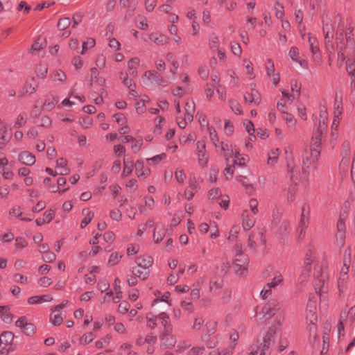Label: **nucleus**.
<instances>
[{"label": "nucleus", "mask_w": 355, "mask_h": 355, "mask_svg": "<svg viewBox=\"0 0 355 355\" xmlns=\"http://www.w3.org/2000/svg\"><path fill=\"white\" fill-rule=\"evenodd\" d=\"M96 44L95 40L93 38H88L82 44V50L80 54L84 55L86 52L92 49Z\"/></svg>", "instance_id": "nucleus-52"}, {"label": "nucleus", "mask_w": 355, "mask_h": 355, "mask_svg": "<svg viewBox=\"0 0 355 355\" xmlns=\"http://www.w3.org/2000/svg\"><path fill=\"white\" fill-rule=\"evenodd\" d=\"M317 303L313 297H310L306 308V322H317L316 315Z\"/></svg>", "instance_id": "nucleus-12"}, {"label": "nucleus", "mask_w": 355, "mask_h": 355, "mask_svg": "<svg viewBox=\"0 0 355 355\" xmlns=\"http://www.w3.org/2000/svg\"><path fill=\"white\" fill-rule=\"evenodd\" d=\"M14 340V335L10 331H5L0 335V347L5 346V348H12L11 345Z\"/></svg>", "instance_id": "nucleus-23"}, {"label": "nucleus", "mask_w": 355, "mask_h": 355, "mask_svg": "<svg viewBox=\"0 0 355 355\" xmlns=\"http://www.w3.org/2000/svg\"><path fill=\"white\" fill-rule=\"evenodd\" d=\"M268 346L264 343L258 346L257 345H252L249 349L247 355H269Z\"/></svg>", "instance_id": "nucleus-20"}, {"label": "nucleus", "mask_w": 355, "mask_h": 355, "mask_svg": "<svg viewBox=\"0 0 355 355\" xmlns=\"http://www.w3.org/2000/svg\"><path fill=\"white\" fill-rule=\"evenodd\" d=\"M196 184L197 182L195 176L192 177L191 175L189 181V186L185 191V196L188 200H190L194 196L197 188Z\"/></svg>", "instance_id": "nucleus-30"}, {"label": "nucleus", "mask_w": 355, "mask_h": 355, "mask_svg": "<svg viewBox=\"0 0 355 355\" xmlns=\"http://www.w3.org/2000/svg\"><path fill=\"white\" fill-rule=\"evenodd\" d=\"M313 276L315 278V290L319 295L320 304L326 306L327 301V292L328 290L327 275V273L322 270L320 273L313 272Z\"/></svg>", "instance_id": "nucleus-3"}, {"label": "nucleus", "mask_w": 355, "mask_h": 355, "mask_svg": "<svg viewBox=\"0 0 355 355\" xmlns=\"http://www.w3.org/2000/svg\"><path fill=\"white\" fill-rule=\"evenodd\" d=\"M165 122V119L164 116H157L155 120H154V123H155V128H154V133L155 134H160L161 133V130H162V127H161V124L162 123H164Z\"/></svg>", "instance_id": "nucleus-58"}, {"label": "nucleus", "mask_w": 355, "mask_h": 355, "mask_svg": "<svg viewBox=\"0 0 355 355\" xmlns=\"http://www.w3.org/2000/svg\"><path fill=\"white\" fill-rule=\"evenodd\" d=\"M328 112L325 107H321L320 109V114L318 123H315V127L316 130L325 132L327 128Z\"/></svg>", "instance_id": "nucleus-16"}, {"label": "nucleus", "mask_w": 355, "mask_h": 355, "mask_svg": "<svg viewBox=\"0 0 355 355\" xmlns=\"http://www.w3.org/2000/svg\"><path fill=\"white\" fill-rule=\"evenodd\" d=\"M120 79L122 80V82H123V85L125 86L128 87L130 89V91L132 92H133L132 94V95L135 96V85L133 80L131 78H129L128 77L127 74L123 73V72L120 73Z\"/></svg>", "instance_id": "nucleus-44"}, {"label": "nucleus", "mask_w": 355, "mask_h": 355, "mask_svg": "<svg viewBox=\"0 0 355 355\" xmlns=\"http://www.w3.org/2000/svg\"><path fill=\"white\" fill-rule=\"evenodd\" d=\"M169 333L170 332H164V334L161 336V340L164 346L171 348L175 346L176 343V338Z\"/></svg>", "instance_id": "nucleus-38"}, {"label": "nucleus", "mask_w": 355, "mask_h": 355, "mask_svg": "<svg viewBox=\"0 0 355 355\" xmlns=\"http://www.w3.org/2000/svg\"><path fill=\"white\" fill-rule=\"evenodd\" d=\"M194 112V101L193 100H187L184 105V115H186V120H193Z\"/></svg>", "instance_id": "nucleus-37"}, {"label": "nucleus", "mask_w": 355, "mask_h": 355, "mask_svg": "<svg viewBox=\"0 0 355 355\" xmlns=\"http://www.w3.org/2000/svg\"><path fill=\"white\" fill-rule=\"evenodd\" d=\"M18 159L23 164L28 166H32L35 162V156L28 151H23L19 153Z\"/></svg>", "instance_id": "nucleus-27"}, {"label": "nucleus", "mask_w": 355, "mask_h": 355, "mask_svg": "<svg viewBox=\"0 0 355 355\" xmlns=\"http://www.w3.org/2000/svg\"><path fill=\"white\" fill-rule=\"evenodd\" d=\"M266 72L268 76L276 73L274 62L270 58L267 59L266 61Z\"/></svg>", "instance_id": "nucleus-63"}, {"label": "nucleus", "mask_w": 355, "mask_h": 355, "mask_svg": "<svg viewBox=\"0 0 355 355\" xmlns=\"http://www.w3.org/2000/svg\"><path fill=\"white\" fill-rule=\"evenodd\" d=\"M198 164L201 168H206L208 164L209 156L206 150V145L204 141H198L196 143V152Z\"/></svg>", "instance_id": "nucleus-7"}, {"label": "nucleus", "mask_w": 355, "mask_h": 355, "mask_svg": "<svg viewBox=\"0 0 355 355\" xmlns=\"http://www.w3.org/2000/svg\"><path fill=\"white\" fill-rule=\"evenodd\" d=\"M351 263V250L347 249L344 253L343 266L340 270V277L338 281V286L340 294L345 292V282L347 279L349 268Z\"/></svg>", "instance_id": "nucleus-6"}, {"label": "nucleus", "mask_w": 355, "mask_h": 355, "mask_svg": "<svg viewBox=\"0 0 355 355\" xmlns=\"http://www.w3.org/2000/svg\"><path fill=\"white\" fill-rule=\"evenodd\" d=\"M288 56L291 58V59L298 63L301 67H306L307 65V63L305 60L301 59V57L300 55V51L299 49L296 46H292L291 47L289 51H288Z\"/></svg>", "instance_id": "nucleus-22"}, {"label": "nucleus", "mask_w": 355, "mask_h": 355, "mask_svg": "<svg viewBox=\"0 0 355 355\" xmlns=\"http://www.w3.org/2000/svg\"><path fill=\"white\" fill-rule=\"evenodd\" d=\"M10 308L8 306H0V317L5 322L10 320Z\"/></svg>", "instance_id": "nucleus-60"}, {"label": "nucleus", "mask_w": 355, "mask_h": 355, "mask_svg": "<svg viewBox=\"0 0 355 355\" xmlns=\"http://www.w3.org/2000/svg\"><path fill=\"white\" fill-rule=\"evenodd\" d=\"M135 173L139 178H145L150 175V169L144 166L143 160L138 159L135 163Z\"/></svg>", "instance_id": "nucleus-18"}, {"label": "nucleus", "mask_w": 355, "mask_h": 355, "mask_svg": "<svg viewBox=\"0 0 355 355\" xmlns=\"http://www.w3.org/2000/svg\"><path fill=\"white\" fill-rule=\"evenodd\" d=\"M323 31L324 33V39H331L334 35L333 26L329 21H324Z\"/></svg>", "instance_id": "nucleus-51"}, {"label": "nucleus", "mask_w": 355, "mask_h": 355, "mask_svg": "<svg viewBox=\"0 0 355 355\" xmlns=\"http://www.w3.org/2000/svg\"><path fill=\"white\" fill-rule=\"evenodd\" d=\"M82 214L84 216L81 220L80 227L81 228L85 227L93 219L94 214L89 209H84L82 211Z\"/></svg>", "instance_id": "nucleus-43"}, {"label": "nucleus", "mask_w": 355, "mask_h": 355, "mask_svg": "<svg viewBox=\"0 0 355 355\" xmlns=\"http://www.w3.org/2000/svg\"><path fill=\"white\" fill-rule=\"evenodd\" d=\"M279 309V302L276 301L269 302L262 308L260 313V315H262L261 319L265 320L270 319L276 314Z\"/></svg>", "instance_id": "nucleus-11"}, {"label": "nucleus", "mask_w": 355, "mask_h": 355, "mask_svg": "<svg viewBox=\"0 0 355 355\" xmlns=\"http://www.w3.org/2000/svg\"><path fill=\"white\" fill-rule=\"evenodd\" d=\"M139 64L140 60L137 57L131 58L128 62V70L132 76L135 77L137 76V67L139 66Z\"/></svg>", "instance_id": "nucleus-35"}, {"label": "nucleus", "mask_w": 355, "mask_h": 355, "mask_svg": "<svg viewBox=\"0 0 355 355\" xmlns=\"http://www.w3.org/2000/svg\"><path fill=\"white\" fill-rule=\"evenodd\" d=\"M320 155V151L316 149L310 148V150L304 151L302 155V173L299 177L300 181L305 183L309 181L310 168L316 163Z\"/></svg>", "instance_id": "nucleus-1"}, {"label": "nucleus", "mask_w": 355, "mask_h": 355, "mask_svg": "<svg viewBox=\"0 0 355 355\" xmlns=\"http://www.w3.org/2000/svg\"><path fill=\"white\" fill-rule=\"evenodd\" d=\"M46 45V40L42 37H39L35 42L33 44L31 49L33 51H39L44 48Z\"/></svg>", "instance_id": "nucleus-57"}, {"label": "nucleus", "mask_w": 355, "mask_h": 355, "mask_svg": "<svg viewBox=\"0 0 355 355\" xmlns=\"http://www.w3.org/2000/svg\"><path fill=\"white\" fill-rule=\"evenodd\" d=\"M211 141L216 149L225 153L224 156L225 158H227L229 152L231 150V145L230 146L228 144H225L223 141H220L218 137L211 140Z\"/></svg>", "instance_id": "nucleus-31"}, {"label": "nucleus", "mask_w": 355, "mask_h": 355, "mask_svg": "<svg viewBox=\"0 0 355 355\" xmlns=\"http://www.w3.org/2000/svg\"><path fill=\"white\" fill-rule=\"evenodd\" d=\"M148 39L156 45H164L169 42L170 38L160 33H152L149 35Z\"/></svg>", "instance_id": "nucleus-19"}, {"label": "nucleus", "mask_w": 355, "mask_h": 355, "mask_svg": "<svg viewBox=\"0 0 355 355\" xmlns=\"http://www.w3.org/2000/svg\"><path fill=\"white\" fill-rule=\"evenodd\" d=\"M307 39L309 44V49L313 55L314 56V60L320 62L321 55L320 53L319 43L317 38L313 36L311 33H309L307 35Z\"/></svg>", "instance_id": "nucleus-15"}, {"label": "nucleus", "mask_w": 355, "mask_h": 355, "mask_svg": "<svg viewBox=\"0 0 355 355\" xmlns=\"http://www.w3.org/2000/svg\"><path fill=\"white\" fill-rule=\"evenodd\" d=\"M243 227L244 230H248L251 229L255 224V218L249 215L248 210L243 211L242 213Z\"/></svg>", "instance_id": "nucleus-26"}, {"label": "nucleus", "mask_w": 355, "mask_h": 355, "mask_svg": "<svg viewBox=\"0 0 355 355\" xmlns=\"http://www.w3.org/2000/svg\"><path fill=\"white\" fill-rule=\"evenodd\" d=\"M234 252V269L237 275L243 276L247 272L248 258L243 253L242 245L239 243L235 245Z\"/></svg>", "instance_id": "nucleus-2"}, {"label": "nucleus", "mask_w": 355, "mask_h": 355, "mask_svg": "<svg viewBox=\"0 0 355 355\" xmlns=\"http://www.w3.org/2000/svg\"><path fill=\"white\" fill-rule=\"evenodd\" d=\"M52 312L50 316V321L53 325L58 326L62 324L63 318L62 317L60 311H56L53 309H51Z\"/></svg>", "instance_id": "nucleus-46"}, {"label": "nucleus", "mask_w": 355, "mask_h": 355, "mask_svg": "<svg viewBox=\"0 0 355 355\" xmlns=\"http://www.w3.org/2000/svg\"><path fill=\"white\" fill-rule=\"evenodd\" d=\"M324 132L315 130L311 138V148L321 151L322 139Z\"/></svg>", "instance_id": "nucleus-21"}, {"label": "nucleus", "mask_w": 355, "mask_h": 355, "mask_svg": "<svg viewBox=\"0 0 355 355\" xmlns=\"http://www.w3.org/2000/svg\"><path fill=\"white\" fill-rule=\"evenodd\" d=\"M166 229L164 225L157 223L153 232V241L155 243H158L162 241L165 236Z\"/></svg>", "instance_id": "nucleus-28"}, {"label": "nucleus", "mask_w": 355, "mask_h": 355, "mask_svg": "<svg viewBox=\"0 0 355 355\" xmlns=\"http://www.w3.org/2000/svg\"><path fill=\"white\" fill-rule=\"evenodd\" d=\"M58 103V99L53 96L51 98L49 97L46 99L45 102L43 104V108L46 110H51L54 107L55 105Z\"/></svg>", "instance_id": "nucleus-61"}, {"label": "nucleus", "mask_w": 355, "mask_h": 355, "mask_svg": "<svg viewBox=\"0 0 355 355\" xmlns=\"http://www.w3.org/2000/svg\"><path fill=\"white\" fill-rule=\"evenodd\" d=\"M309 205L304 204L302 207L301 220H300V232L299 238L302 239L305 235V230L309 225Z\"/></svg>", "instance_id": "nucleus-13"}, {"label": "nucleus", "mask_w": 355, "mask_h": 355, "mask_svg": "<svg viewBox=\"0 0 355 355\" xmlns=\"http://www.w3.org/2000/svg\"><path fill=\"white\" fill-rule=\"evenodd\" d=\"M231 52L233 55L240 58L242 55V49L240 44L236 40H232L230 43Z\"/></svg>", "instance_id": "nucleus-49"}, {"label": "nucleus", "mask_w": 355, "mask_h": 355, "mask_svg": "<svg viewBox=\"0 0 355 355\" xmlns=\"http://www.w3.org/2000/svg\"><path fill=\"white\" fill-rule=\"evenodd\" d=\"M208 46L212 51H216L221 48L220 37L216 33H212L209 35Z\"/></svg>", "instance_id": "nucleus-32"}, {"label": "nucleus", "mask_w": 355, "mask_h": 355, "mask_svg": "<svg viewBox=\"0 0 355 355\" xmlns=\"http://www.w3.org/2000/svg\"><path fill=\"white\" fill-rule=\"evenodd\" d=\"M217 328V322L214 320H209L205 324L204 332L205 335L210 336L214 334Z\"/></svg>", "instance_id": "nucleus-48"}, {"label": "nucleus", "mask_w": 355, "mask_h": 355, "mask_svg": "<svg viewBox=\"0 0 355 355\" xmlns=\"http://www.w3.org/2000/svg\"><path fill=\"white\" fill-rule=\"evenodd\" d=\"M287 172L290 175L291 180L292 181V184L288 187L286 193V198L288 201V202L291 203L293 202L295 199L296 193L297 191V184L296 182V180L299 179L295 174L294 173V169L295 167V165L294 162H287Z\"/></svg>", "instance_id": "nucleus-5"}, {"label": "nucleus", "mask_w": 355, "mask_h": 355, "mask_svg": "<svg viewBox=\"0 0 355 355\" xmlns=\"http://www.w3.org/2000/svg\"><path fill=\"white\" fill-rule=\"evenodd\" d=\"M223 286V280L218 277H214L209 282L210 292L214 293L218 291Z\"/></svg>", "instance_id": "nucleus-45"}, {"label": "nucleus", "mask_w": 355, "mask_h": 355, "mask_svg": "<svg viewBox=\"0 0 355 355\" xmlns=\"http://www.w3.org/2000/svg\"><path fill=\"white\" fill-rule=\"evenodd\" d=\"M123 255L119 252H113L110 254L107 263L110 266H114L119 263Z\"/></svg>", "instance_id": "nucleus-56"}, {"label": "nucleus", "mask_w": 355, "mask_h": 355, "mask_svg": "<svg viewBox=\"0 0 355 355\" xmlns=\"http://www.w3.org/2000/svg\"><path fill=\"white\" fill-rule=\"evenodd\" d=\"M244 126L245 128V130L249 134V139L250 141H254L256 139V136L254 134V124L250 121H245L244 122Z\"/></svg>", "instance_id": "nucleus-53"}, {"label": "nucleus", "mask_w": 355, "mask_h": 355, "mask_svg": "<svg viewBox=\"0 0 355 355\" xmlns=\"http://www.w3.org/2000/svg\"><path fill=\"white\" fill-rule=\"evenodd\" d=\"M136 264L143 269L148 270L153 263V259L150 256L144 255L137 258Z\"/></svg>", "instance_id": "nucleus-24"}, {"label": "nucleus", "mask_w": 355, "mask_h": 355, "mask_svg": "<svg viewBox=\"0 0 355 355\" xmlns=\"http://www.w3.org/2000/svg\"><path fill=\"white\" fill-rule=\"evenodd\" d=\"M283 280L284 279L282 274L280 272H277L271 282L268 283V284L271 288H275L277 286L283 283Z\"/></svg>", "instance_id": "nucleus-55"}, {"label": "nucleus", "mask_w": 355, "mask_h": 355, "mask_svg": "<svg viewBox=\"0 0 355 355\" xmlns=\"http://www.w3.org/2000/svg\"><path fill=\"white\" fill-rule=\"evenodd\" d=\"M123 168L122 171V176L127 177L130 175L135 168V164L130 158H124L123 161Z\"/></svg>", "instance_id": "nucleus-40"}, {"label": "nucleus", "mask_w": 355, "mask_h": 355, "mask_svg": "<svg viewBox=\"0 0 355 355\" xmlns=\"http://www.w3.org/2000/svg\"><path fill=\"white\" fill-rule=\"evenodd\" d=\"M157 318L162 326L164 327L165 332H171L172 330V326L170 322V319L168 315H166L164 312L161 313L158 315Z\"/></svg>", "instance_id": "nucleus-39"}, {"label": "nucleus", "mask_w": 355, "mask_h": 355, "mask_svg": "<svg viewBox=\"0 0 355 355\" xmlns=\"http://www.w3.org/2000/svg\"><path fill=\"white\" fill-rule=\"evenodd\" d=\"M11 138V134L9 132L5 125L0 126V149L3 148Z\"/></svg>", "instance_id": "nucleus-25"}, {"label": "nucleus", "mask_w": 355, "mask_h": 355, "mask_svg": "<svg viewBox=\"0 0 355 355\" xmlns=\"http://www.w3.org/2000/svg\"><path fill=\"white\" fill-rule=\"evenodd\" d=\"M312 265L314 266L313 272L317 273L318 272V273H320V272L322 270L321 266H320L316 261L315 254L312 251H309L304 257L303 272H309Z\"/></svg>", "instance_id": "nucleus-8"}, {"label": "nucleus", "mask_w": 355, "mask_h": 355, "mask_svg": "<svg viewBox=\"0 0 355 355\" xmlns=\"http://www.w3.org/2000/svg\"><path fill=\"white\" fill-rule=\"evenodd\" d=\"M280 153L281 150L279 148H272L268 153L267 165L275 166L278 161Z\"/></svg>", "instance_id": "nucleus-29"}, {"label": "nucleus", "mask_w": 355, "mask_h": 355, "mask_svg": "<svg viewBox=\"0 0 355 355\" xmlns=\"http://www.w3.org/2000/svg\"><path fill=\"white\" fill-rule=\"evenodd\" d=\"M37 87V83L36 80L33 78H30L24 85L21 90V94L24 95L26 94H33L35 92Z\"/></svg>", "instance_id": "nucleus-34"}, {"label": "nucleus", "mask_w": 355, "mask_h": 355, "mask_svg": "<svg viewBox=\"0 0 355 355\" xmlns=\"http://www.w3.org/2000/svg\"><path fill=\"white\" fill-rule=\"evenodd\" d=\"M141 82L149 87L156 86L164 88L168 85L166 78L154 70L146 71L141 76Z\"/></svg>", "instance_id": "nucleus-4"}, {"label": "nucleus", "mask_w": 355, "mask_h": 355, "mask_svg": "<svg viewBox=\"0 0 355 355\" xmlns=\"http://www.w3.org/2000/svg\"><path fill=\"white\" fill-rule=\"evenodd\" d=\"M230 158H233V164L240 166H244L248 161L249 157L246 155L240 154L239 148L236 146L231 145V150L229 152V156L225 158L228 160Z\"/></svg>", "instance_id": "nucleus-9"}, {"label": "nucleus", "mask_w": 355, "mask_h": 355, "mask_svg": "<svg viewBox=\"0 0 355 355\" xmlns=\"http://www.w3.org/2000/svg\"><path fill=\"white\" fill-rule=\"evenodd\" d=\"M243 64L246 70V75L250 80H252L255 78L254 69L252 67V63L250 60L244 59L243 60Z\"/></svg>", "instance_id": "nucleus-47"}, {"label": "nucleus", "mask_w": 355, "mask_h": 355, "mask_svg": "<svg viewBox=\"0 0 355 355\" xmlns=\"http://www.w3.org/2000/svg\"><path fill=\"white\" fill-rule=\"evenodd\" d=\"M67 162L64 158H60L56 162V171L58 175H65L69 173V168L67 167Z\"/></svg>", "instance_id": "nucleus-36"}, {"label": "nucleus", "mask_w": 355, "mask_h": 355, "mask_svg": "<svg viewBox=\"0 0 355 355\" xmlns=\"http://www.w3.org/2000/svg\"><path fill=\"white\" fill-rule=\"evenodd\" d=\"M282 119L286 122L287 125L290 128H293L297 122L295 118L292 114L286 112H283Z\"/></svg>", "instance_id": "nucleus-54"}, {"label": "nucleus", "mask_w": 355, "mask_h": 355, "mask_svg": "<svg viewBox=\"0 0 355 355\" xmlns=\"http://www.w3.org/2000/svg\"><path fill=\"white\" fill-rule=\"evenodd\" d=\"M261 94L256 89L254 84L250 85V92H246L244 95V100L247 103H254L258 105L261 103Z\"/></svg>", "instance_id": "nucleus-14"}, {"label": "nucleus", "mask_w": 355, "mask_h": 355, "mask_svg": "<svg viewBox=\"0 0 355 355\" xmlns=\"http://www.w3.org/2000/svg\"><path fill=\"white\" fill-rule=\"evenodd\" d=\"M52 300L53 297L50 295H36L29 297L28 299V303L29 304H37L51 302Z\"/></svg>", "instance_id": "nucleus-33"}, {"label": "nucleus", "mask_w": 355, "mask_h": 355, "mask_svg": "<svg viewBox=\"0 0 355 355\" xmlns=\"http://www.w3.org/2000/svg\"><path fill=\"white\" fill-rule=\"evenodd\" d=\"M179 67H180V63L178 61L173 62V63H171V67L169 68L170 74H168L166 77H164L165 78H166L168 83L170 80H175V75L176 74Z\"/></svg>", "instance_id": "nucleus-50"}, {"label": "nucleus", "mask_w": 355, "mask_h": 355, "mask_svg": "<svg viewBox=\"0 0 355 355\" xmlns=\"http://www.w3.org/2000/svg\"><path fill=\"white\" fill-rule=\"evenodd\" d=\"M343 42L344 39L343 37H337V44L336 48L331 39H325L326 49L331 55H333L334 53V51L336 50L338 51V58L343 60L345 59V56L343 53Z\"/></svg>", "instance_id": "nucleus-10"}, {"label": "nucleus", "mask_w": 355, "mask_h": 355, "mask_svg": "<svg viewBox=\"0 0 355 355\" xmlns=\"http://www.w3.org/2000/svg\"><path fill=\"white\" fill-rule=\"evenodd\" d=\"M79 123L83 128L88 129L92 126L93 120L91 117L87 116L80 118Z\"/></svg>", "instance_id": "nucleus-62"}, {"label": "nucleus", "mask_w": 355, "mask_h": 355, "mask_svg": "<svg viewBox=\"0 0 355 355\" xmlns=\"http://www.w3.org/2000/svg\"><path fill=\"white\" fill-rule=\"evenodd\" d=\"M90 82L89 83V87H92L94 85H96L101 87H105L106 85V80L99 75V73L96 67H92L90 70Z\"/></svg>", "instance_id": "nucleus-17"}, {"label": "nucleus", "mask_w": 355, "mask_h": 355, "mask_svg": "<svg viewBox=\"0 0 355 355\" xmlns=\"http://www.w3.org/2000/svg\"><path fill=\"white\" fill-rule=\"evenodd\" d=\"M131 271L134 276L137 277L142 280L146 279L150 274L149 270L143 269L137 265L136 267H133Z\"/></svg>", "instance_id": "nucleus-42"}, {"label": "nucleus", "mask_w": 355, "mask_h": 355, "mask_svg": "<svg viewBox=\"0 0 355 355\" xmlns=\"http://www.w3.org/2000/svg\"><path fill=\"white\" fill-rule=\"evenodd\" d=\"M284 322V318H277L274 320V323L270 331H274V334H277L278 332L281 331L282 325Z\"/></svg>", "instance_id": "nucleus-64"}, {"label": "nucleus", "mask_w": 355, "mask_h": 355, "mask_svg": "<svg viewBox=\"0 0 355 355\" xmlns=\"http://www.w3.org/2000/svg\"><path fill=\"white\" fill-rule=\"evenodd\" d=\"M23 214V208L19 205L13 206L9 211V216L12 218H19Z\"/></svg>", "instance_id": "nucleus-59"}, {"label": "nucleus", "mask_w": 355, "mask_h": 355, "mask_svg": "<svg viewBox=\"0 0 355 355\" xmlns=\"http://www.w3.org/2000/svg\"><path fill=\"white\" fill-rule=\"evenodd\" d=\"M316 322H306L309 332V342L314 345L318 340Z\"/></svg>", "instance_id": "nucleus-41"}]
</instances>
